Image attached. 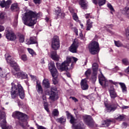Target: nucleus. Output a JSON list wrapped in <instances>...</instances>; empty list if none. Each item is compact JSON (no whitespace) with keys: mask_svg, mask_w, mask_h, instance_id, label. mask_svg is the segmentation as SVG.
<instances>
[{"mask_svg":"<svg viewBox=\"0 0 129 129\" xmlns=\"http://www.w3.org/2000/svg\"><path fill=\"white\" fill-rule=\"evenodd\" d=\"M5 31V27L2 25H0V32H4Z\"/></svg>","mask_w":129,"mask_h":129,"instance_id":"obj_54","label":"nucleus"},{"mask_svg":"<svg viewBox=\"0 0 129 129\" xmlns=\"http://www.w3.org/2000/svg\"><path fill=\"white\" fill-rule=\"evenodd\" d=\"M67 117L68 119H70V121L71 123L73 124V128L75 129H83L82 128V125L81 124H79L76 125V122H77V120L75 119L74 116L69 111H67L66 112Z\"/></svg>","mask_w":129,"mask_h":129,"instance_id":"obj_6","label":"nucleus"},{"mask_svg":"<svg viewBox=\"0 0 129 129\" xmlns=\"http://www.w3.org/2000/svg\"><path fill=\"white\" fill-rule=\"evenodd\" d=\"M7 61L10 64L11 67H13L14 69L12 70V74L14 75L16 78H20L22 79V72L18 73V71H20V67L17 64V62L14 60L12 58V56L9 55L6 58Z\"/></svg>","mask_w":129,"mask_h":129,"instance_id":"obj_3","label":"nucleus"},{"mask_svg":"<svg viewBox=\"0 0 129 129\" xmlns=\"http://www.w3.org/2000/svg\"><path fill=\"white\" fill-rule=\"evenodd\" d=\"M51 58L54 61H59L60 56L57 55V51L54 50L53 51H51Z\"/></svg>","mask_w":129,"mask_h":129,"instance_id":"obj_19","label":"nucleus"},{"mask_svg":"<svg viewBox=\"0 0 129 129\" xmlns=\"http://www.w3.org/2000/svg\"><path fill=\"white\" fill-rule=\"evenodd\" d=\"M42 84L46 88H49L50 87V83L48 79H44L43 80Z\"/></svg>","mask_w":129,"mask_h":129,"instance_id":"obj_28","label":"nucleus"},{"mask_svg":"<svg viewBox=\"0 0 129 129\" xmlns=\"http://www.w3.org/2000/svg\"><path fill=\"white\" fill-rule=\"evenodd\" d=\"M66 75H67V76H68V77H71V75H70V73H67L66 74Z\"/></svg>","mask_w":129,"mask_h":129,"instance_id":"obj_62","label":"nucleus"},{"mask_svg":"<svg viewBox=\"0 0 129 129\" xmlns=\"http://www.w3.org/2000/svg\"><path fill=\"white\" fill-rule=\"evenodd\" d=\"M28 77V75L24 72H21V79H26Z\"/></svg>","mask_w":129,"mask_h":129,"instance_id":"obj_39","label":"nucleus"},{"mask_svg":"<svg viewBox=\"0 0 129 129\" xmlns=\"http://www.w3.org/2000/svg\"><path fill=\"white\" fill-rule=\"evenodd\" d=\"M92 24L93 22L90 21V20L87 21L86 31H90V29L93 27Z\"/></svg>","mask_w":129,"mask_h":129,"instance_id":"obj_31","label":"nucleus"},{"mask_svg":"<svg viewBox=\"0 0 129 129\" xmlns=\"http://www.w3.org/2000/svg\"><path fill=\"white\" fill-rule=\"evenodd\" d=\"M11 4H12V1L8 0L6 2L5 0H0V6L2 8L8 9L10 8Z\"/></svg>","mask_w":129,"mask_h":129,"instance_id":"obj_17","label":"nucleus"},{"mask_svg":"<svg viewBox=\"0 0 129 129\" xmlns=\"http://www.w3.org/2000/svg\"><path fill=\"white\" fill-rule=\"evenodd\" d=\"M45 20L46 21V22H49V18L46 17L45 18Z\"/></svg>","mask_w":129,"mask_h":129,"instance_id":"obj_64","label":"nucleus"},{"mask_svg":"<svg viewBox=\"0 0 129 129\" xmlns=\"http://www.w3.org/2000/svg\"><path fill=\"white\" fill-rule=\"evenodd\" d=\"M122 13L124 16H126L129 18V3H127L125 7L122 10Z\"/></svg>","mask_w":129,"mask_h":129,"instance_id":"obj_22","label":"nucleus"},{"mask_svg":"<svg viewBox=\"0 0 129 129\" xmlns=\"http://www.w3.org/2000/svg\"><path fill=\"white\" fill-rule=\"evenodd\" d=\"M44 106L45 110H46L47 112H49V108H48V103L47 102H44Z\"/></svg>","mask_w":129,"mask_h":129,"instance_id":"obj_46","label":"nucleus"},{"mask_svg":"<svg viewBox=\"0 0 129 129\" xmlns=\"http://www.w3.org/2000/svg\"><path fill=\"white\" fill-rule=\"evenodd\" d=\"M79 5L83 10H87L88 7V2L86 0H80Z\"/></svg>","mask_w":129,"mask_h":129,"instance_id":"obj_18","label":"nucleus"},{"mask_svg":"<svg viewBox=\"0 0 129 129\" xmlns=\"http://www.w3.org/2000/svg\"><path fill=\"white\" fill-rule=\"evenodd\" d=\"M6 38L8 40H10V41H15L16 39H17V36L16 34L13 32L12 30V28L10 27H7L6 29Z\"/></svg>","mask_w":129,"mask_h":129,"instance_id":"obj_10","label":"nucleus"},{"mask_svg":"<svg viewBox=\"0 0 129 129\" xmlns=\"http://www.w3.org/2000/svg\"><path fill=\"white\" fill-rule=\"evenodd\" d=\"M106 106V112H111V111H114L117 108V105H107L106 102H104Z\"/></svg>","mask_w":129,"mask_h":129,"instance_id":"obj_15","label":"nucleus"},{"mask_svg":"<svg viewBox=\"0 0 129 129\" xmlns=\"http://www.w3.org/2000/svg\"><path fill=\"white\" fill-rule=\"evenodd\" d=\"M59 16H60V18H61V19H63L65 17V14L64 13H60Z\"/></svg>","mask_w":129,"mask_h":129,"instance_id":"obj_57","label":"nucleus"},{"mask_svg":"<svg viewBox=\"0 0 129 129\" xmlns=\"http://www.w3.org/2000/svg\"><path fill=\"white\" fill-rule=\"evenodd\" d=\"M122 125L123 126H126L127 125V124L125 122H123Z\"/></svg>","mask_w":129,"mask_h":129,"instance_id":"obj_63","label":"nucleus"},{"mask_svg":"<svg viewBox=\"0 0 129 129\" xmlns=\"http://www.w3.org/2000/svg\"><path fill=\"white\" fill-rule=\"evenodd\" d=\"M81 87L82 90H87V89H88L89 86H88V84H87L86 80H82L81 82Z\"/></svg>","mask_w":129,"mask_h":129,"instance_id":"obj_20","label":"nucleus"},{"mask_svg":"<svg viewBox=\"0 0 129 129\" xmlns=\"http://www.w3.org/2000/svg\"><path fill=\"white\" fill-rule=\"evenodd\" d=\"M92 69L93 71V74L94 75H97V71L98 70V64L97 63H94L92 64Z\"/></svg>","mask_w":129,"mask_h":129,"instance_id":"obj_27","label":"nucleus"},{"mask_svg":"<svg viewBox=\"0 0 129 129\" xmlns=\"http://www.w3.org/2000/svg\"><path fill=\"white\" fill-rule=\"evenodd\" d=\"M52 82L54 85L57 84L58 83V81L57 80V78H53Z\"/></svg>","mask_w":129,"mask_h":129,"instance_id":"obj_51","label":"nucleus"},{"mask_svg":"<svg viewBox=\"0 0 129 129\" xmlns=\"http://www.w3.org/2000/svg\"><path fill=\"white\" fill-rule=\"evenodd\" d=\"M114 42L115 46H116V47H118V48H119L120 47H123V48H126V46H125V45H123L122 43H121V42H120V41L119 40H118V41L114 40Z\"/></svg>","mask_w":129,"mask_h":129,"instance_id":"obj_30","label":"nucleus"},{"mask_svg":"<svg viewBox=\"0 0 129 129\" xmlns=\"http://www.w3.org/2000/svg\"><path fill=\"white\" fill-rule=\"evenodd\" d=\"M35 4H40L41 0H33Z\"/></svg>","mask_w":129,"mask_h":129,"instance_id":"obj_59","label":"nucleus"},{"mask_svg":"<svg viewBox=\"0 0 129 129\" xmlns=\"http://www.w3.org/2000/svg\"><path fill=\"white\" fill-rule=\"evenodd\" d=\"M48 68L52 77L58 76V71H57V69L55 67V63L54 62L49 63L48 64Z\"/></svg>","mask_w":129,"mask_h":129,"instance_id":"obj_13","label":"nucleus"},{"mask_svg":"<svg viewBox=\"0 0 129 129\" xmlns=\"http://www.w3.org/2000/svg\"><path fill=\"white\" fill-rule=\"evenodd\" d=\"M42 16V13H37L36 12L29 11L25 13L22 19L24 21V24L28 27L34 28L35 24L37 23V20Z\"/></svg>","mask_w":129,"mask_h":129,"instance_id":"obj_1","label":"nucleus"},{"mask_svg":"<svg viewBox=\"0 0 129 129\" xmlns=\"http://www.w3.org/2000/svg\"><path fill=\"white\" fill-rule=\"evenodd\" d=\"M111 122H112V120L109 119L103 120L102 121V126H109Z\"/></svg>","mask_w":129,"mask_h":129,"instance_id":"obj_26","label":"nucleus"},{"mask_svg":"<svg viewBox=\"0 0 129 129\" xmlns=\"http://www.w3.org/2000/svg\"><path fill=\"white\" fill-rule=\"evenodd\" d=\"M36 90L38 93H43V88H42L41 83L39 82H36Z\"/></svg>","mask_w":129,"mask_h":129,"instance_id":"obj_24","label":"nucleus"},{"mask_svg":"<svg viewBox=\"0 0 129 129\" xmlns=\"http://www.w3.org/2000/svg\"><path fill=\"white\" fill-rule=\"evenodd\" d=\"M18 15L15 16L14 22V26H17L18 25Z\"/></svg>","mask_w":129,"mask_h":129,"instance_id":"obj_44","label":"nucleus"},{"mask_svg":"<svg viewBox=\"0 0 129 129\" xmlns=\"http://www.w3.org/2000/svg\"><path fill=\"white\" fill-rule=\"evenodd\" d=\"M28 51L29 53V54H31V55H32V56H34V55H36V52L35 51H34V50L28 48H27Z\"/></svg>","mask_w":129,"mask_h":129,"instance_id":"obj_38","label":"nucleus"},{"mask_svg":"<svg viewBox=\"0 0 129 129\" xmlns=\"http://www.w3.org/2000/svg\"><path fill=\"white\" fill-rule=\"evenodd\" d=\"M119 85L121 87L122 92H126V86L123 83H119Z\"/></svg>","mask_w":129,"mask_h":129,"instance_id":"obj_32","label":"nucleus"},{"mask_svg":"<svg viewBox=\"0 0 129 129\" xmlns=\"http://www.w3.org/2000/svg\"><path fill=\"white\" fill-rule=\"evenodd\" d=\"M3 119L1 122V126L2 129H9L12 128V126H8L7 124V120H6V113L5 112H2L0 110V120Z\"/></svg>","mask_w":129,"mask_h":129,"instance_id":"obj_9","label":"nucleus"},{"mask_svg":"<svg viewBox=\"0 0 129 129\" xmlns=\"http://www.w3.org/2000/svg\"><path fill=\"white\" fill-rule=\"evenodd\" d=\"M52 114L54 116H58V115H59V111H58V109H54L53 110Z\"/></svg>","mask_w":129,"mask_h":129,"instance_id":"obj_34","label":"nucleus"},{"mask_svg":"<svg viewBox=\"0 0 129 129\" xmlns=\"http://www.w3.org/2000/svg\"><path fill=\"white\" fill-rule=\"evenodd\" d=\"M99 71L101 73V74L99 75V82L102 87H106L107 86H108L109 83L114 84V82L112 81V80L107 81L106 79H105V77H104L101 72V70L99 69Z\"/></svg>","mask_w":129,"mask_h":129,"instance_id":"obj_8","label":"nucleus"},{"mask_svg":"<svg viewBox=\"0 0 129 129\" xmlns=\"http://www.w3.org/2000/svg\"><path fill=\"white\" fill-rule=\"evenodd\" d=\"M51 47L53 50H58V48L60 47V40L57 36H54L53 37L51 42Z\"/></svg>","mask_w":129,"mask_h":129,"instance_id":"obj_11","label":"nucleus"},{"mask_svg":"<svg viewBox=\"0 0 129 129\" xmlns=\"http://www.w3.org/2000/svg\"><path fill=\"white\" fill-rule=\"evenodd\" d=\"M55 13L58 16H60V14H61V9L59 7H57L55 10Z\"/></svg>","mask_w":129,"mask_h":129,"instance_id":"obj_41","label":"nucleus"},{"mask_svg":"<svg viewBox=\"0 0 129 129\" xmlns=\"http://www.w3.org/2000/svg\"><path fill=\"white\" fill-rule=\"evenodd\" d=\"M122 62L124 65H125L126 66H127V65H129V62L128 59L127 58H124L122 60Z\"/></svg>","mask_w":129,"mask_h":129,"instance_id":"obj_40","label":"nucleus"},{"mask_svg":"<svg viewBox=\"0 0 129 129\" xmlns=\"http://www.w3.org/2000/svg\"><path fill=\"white\" fill-rule=\"evenodd\" d=\"M78 60V58L75 57H67L66 60L64 61L62 63L56 62V67L60 71H67L69 69V64L71 63V61H73L75 63H76Z\"/></svg>","mask_w":129,"mask_h":129,"instance_id":"obj_4","label":"nucleus"},{"mask_svg":"<svg viewBox=\"0 0 129 129\" xmlns=\"http://www.w3.org/2000/svg\"><path fill=\"white\" fill-rule=\"evenodd\" d=\"M118 70H119V68L117 66L115 67V68L113 69V71H114V72H117Z\"/></svg>","mask_w":129,"mask_h":129,"instance_id":"obj_52","label":"nucleus"},{"mask_svg":"<svg viewBox=\"0 0 129 129\" xmlns=\"http://www.w3.org/2000/svg\"><path fill=\"white\" fill-rule=\"evenodd\" d=\"M73 18L75 21H76V22H78V16H77V14H76V13L73 14Z\"/></svg>","mask_w":129,"mask_h":129,"instance_id":"obj_43","label":"nucleus"},{"mask_svg":"<svg viewBox=\"0 0 129 129\" xmlns=\"http://www.w3.org/2000/svg\"><path fill=\"white\" fill-rule=\"evenodd\" d=\"M70 99L72 98V99L74 100L75 102H77V101H78V99H76V98H75L74 97H70Z\"/></svg>","mask_w":129,"mask_h":129,"instance_id":"obj_55","label":"nucleus"},{"mask_svg":"<svg viewBox=\"0 0 129 129\" xmlns=\"http://www.w3.org/2000/svg\"><path fill=\"white\" fill-rule=\"evenodd\" d=\"M115 119L117 120H119V121L124 119V115H119L117 117L115 118Z\"/></svg>","mask_w":129,"mask_h":129,"instance_id":"obj_35","label":"nucleus"},{"mask_svg":"<svg viewBox=\"0 0 129 129\" xmlns=\"http://www.w3.org/2000/svg\"><path fill=\"white\" fill-rule=\"evenodd\" d=\"M42 99H43V100H44V102H45V101H46V95H43Z\"/></svg>","mask_w":129,"mask_h":129,"instance_id":"obj_60","label":"nucleus"},{"mask_svg":"<svg viewBox=\"0 0 129 129\" xmlns=\"http://www.w3.org/2000/svg\"><path fill=\"white\" fill-rule=\"evenodd\" d=\"M21 59L23 60V61H27V55H22L21 56Z\"/></svg>","mask_w":129,"mask_h":129,"instance_id":"obj_49","label":"nucleus"},{"mask_svg":"<svg viewBox=\"0 0 129 129\" xmlns=\"http://www.w3.org/2000/svg\"><path fill=\"white\" fill-rule=\"evenodd\" d=\"M109 92L111 98L114 99L115 97H117V94H116V92H115V90H114V88L109 90Z\"/></svg>","mask_w":129,"mask_h":129,"instance_id":"obj_25","label":"nucleus"},{"mask_svg":"<svg viewBox=\"0 0 129 129\" xmlns=\"http://www.w3.org/2000/svg\"><path fill=\"white\" fill-rule=\"evenodd\" d=\"M126 36L127 39H128V40H129V26L126 29Z\"/></svg>","mask_w":129,"mask_h":129,"instance_id":"obj_48","label":"nucleus"},{"mask_svg":"<svg viewBox=\"0 0 129 129\" xmlns=\"http://www.w3.org/2000/svg\"><path fill=\"white\" fill-rule=\"evenodd\" d=\"M6 13H0V21H3V20H5V18L6 17Z\"/></svg>","mask_w":129,"mask_h":129,"instance_id":"obj_36","label":"nucleus"},{"mask_svg":"<svg viewBox=\"0 0 129 129\" xmlns=\"http://www.w3.org/2000/svg\"><path fill=\"white\" fill-rule=\"evenodd\" d=\"M79 35H80V38H82L83 37V34H82V32L81 31Z\"/></svg>","mask_w":129,"mask_h":129,"instance_id":"obj_61","label":"nucleus"},{"mask_svg":"<svg viewBox=\"0 0 129 129\" xmlns=\"http://www.w3.org/2000/svg\"><path fill=\"white\" fill-rule=\"evenodd\" d=\"M120 108H121V109H127V108H129V106L122 105L120 107Z\"/></svg>","mask_w":129,"mask_h":129,"instance_id":"obj_53","label":"nucleus"},{"mask_svg":"<svg viewBox=\"0 0 129 129\" xmlns=\"http://www.w3.org/2000/svg\"><path fill=\"white\" fill-rule=\"evenodd\" d=\"M89 51L92 55L98 54L99 52V44L96 41H92L89 45Z\"/></svg>","mask_w":129,"mask_h":129,"instance_id":"obj_7","label":"nucleus"},{"mask_svg":"<svg viewBox=\"0 0 129 129\" xmlns=\"http://www.w3.org/2000/svg\"><path fill=\"white\" fill-rule=\"evenodd\" d=\"M78 48V42L74 41L72 45L70 46L69 50L72 53H76Z\"/></svg>","mask_w":129,"mask_h":129,"instance_id":"obj_16","label":"nucleus"},{"mask_svg":"<svg viewBox=\"0 0 129 129\" xmlns=\"http://www.w3.org/2000/svg\"><path fill=\"white\" fill-rule=\"evenodd\" d=\"M50 99L55 101L57 100L59 97L58 96V92H57V88L56 87H51L50 89Z\"/></svg>","mask_w":129,"mask_h":129,"instance_id":"obj_12","label":"nucleus"},{"mask_svg":"<svg viewBox=\"0 0 129 129\" xmlns=\"http://www.w3.org/2000/svg\"><path fill=\"white\" fill-rule=\"evenodd\" d=\"M108 8L111 11V12H114V9H113V7H112V6H111V4H108L107 5Z\"/></svg>","mask_w":129,"mask_h":129,"instance_id":"obj_47","label":"nucleus"},{"mask_svg":"<svg viewBox=\"0 0 129 129\" xmlns=\"http://www.w3.org/2000/svg\"><path fill=\"white\" fill-rule=\"evenodd\" d=\"M11 9L13 12H17L19 11L20 9L19 8V6H18V4L14 3L12 5Z\"/></svg>","mask_w":129,"mask_h":129,"instance_id":"obj_29","label":"nucleus"},{"mask_svg":"<svg viewBox=\"0 0 129 129\" xmlns=\"http://www.w3.org/2000/svg\"><path fill=\"white\" fill-rule=\"evenodd\" d=\"M11 96L12 99L19 97L21 99L25 98V91L24 88L18 81L15 80L11 84Z\"/></svg>","mask_w":129,"mask_h":129,"instance_id":"obj_2","label":"nucleus"},{"mask_svg":"<svg viewBox=\"0 0 129 129\" xmlns=\"http://www.w3.org/2000/svg\"><path fill=\"white\" fill-rule=\"evenodd\" d=\"M74 32L77 35V36H78V30L77 28L74 29Z\"/></svg>","mask_w":129,"mask_h":129,"instance_id":"obj_58","label":"nucleus"},{"mask_svg":"<svg viewBox=\"0 0 129 129\" xmlns=\"http://www.w3.org/2000/svg\"><path fill=\"white\" fill-rule=\"evenodd\" d=\"M32 39H27L26 42L27 45H31V44H33V42H32Z\"/></svg>","mask_w":129,"mask_h":129,"instance_id":"obj_50","label":"nucleus"},{"mask_svg":"<svg viewBox=\"0 0 129 129\" xmlns=\"http://www.w3.org/2000/svg\"><path fill=\"white\" fill-rule=\"evenodd\" d=\"M83 118L84 121H85V123L87 124L89 126H92V124L93 123L92 122V118H91V116L84 115L83 116Z\"/></svg>","mask_w":129,"mask_h":129,"instance_id":"obj_14","label":"nucleus"},{"mask_svg":"<svg viewBox=\"0 0 129 129\" xmlns=\"http://www.w3.org/2000/svg\"><path fill=\"white\" fill-rule=\"evenodd\" d=\"M86 76H89L91 74V70L89 69L85 73Z\"/></svg>","mask_w":129,"mask_h":129,"instance_id":"obj_42","label":"nucleus"},{"mask_svg":"<svg viewBox=\"0 0 129 129\" xmlns=\"http://www.w3.org/2000/svg\"><path fill=\"white\" fill-rule=\"evenodd\" d=\"M25 41V36L23 35H20L19 36V42L20 43H24Z\"/></svg>","mask_w":129,"mask_h":129,"instance_id":"obj_37","label":"nucleus"},{"mask_svg":"<svg viewBox=\"0 0 129 129\" xmlns=\"http://www.w3.org/2000/svg\"><path fill=\"white\" fill-rule=\"evenodd\" d=\"M30 39H32L31 42L32 43V44H36V40H35L34 38L31 37V38H30Z\"/></svg>","mask_w":129,"mask_h":129,"instance_id":"obj_56","label":"nucleus"},{"mask_svg":"<svg viewBox=\"0 0 129 129\" xmlns=\"http://www.w3.org/2000/svg\"><path fill=\"white\" fill-rule=\"evenodd\" d=\"M0 76L2 78H5V77H6V79H10V74H6V71H5V70H3L2 68H0Z\"/></svg>","mask_w":129,"mask_h":129,"instance_id":"obj_21","label":"nucleus"},{"mask_svg":"<svg viewBox=\"0 0 129 129\" xmlns=\"http://www.w3.org/2000/svg\"><path fill=\"white\" fill-rule=\"evenodd\" d=\"M57 121H58V122H60V123H63V122H65V121H66V118L60 117L59 118H57Z\"/></svg>","mask_w":129,"mask_h":129,"instance_id":"obj_33","label":"nucleus"},{"mask_svg":"<svg viewBox=\"0 0 129 129\" xmlns=\"http://www.w3.org/2000/svg\"><path fill=\"white\" fill-rule=\"evenodd\" d=\"M85 18L86 19H94V17L92 16L91 14H87L85 15Z\"/></svg>","mask_w":129,"mask_h":129,"instance_id":"obj_45","label":"nucleus"},{"mask_svg":"<svg viewBox=\"0 0 129 129\" xmlns=\"http://www.w3.org/2000/svg\"><path fill=\"white\" fill-rule=\"evenodd\" d=\"M93 4L95 5H97L100 7H101V6H103L104 5H105V0H92Z\"/></svg>","mask_w":129,"mask_h":129,"instance_id":"obj_23","label":"nucleus"},{"mask_svg":"<svg viewBox=\"0 0 129 129\" xmlns=\"http://www.w3.org/2000/svg\"><path fill=\"white\" fill-rule=\"evenodd\" d=\"M12 116L14 118H18L20 121L23 122L22 124V123L20 122L19 124H21L24 128H26V126H27V124L28 123V122H27L28 116H27L26 114H24L19 111H16L13 113Z\"/></svg>","mask_w":129,"mask_h":129,"instance_id":"obj_5","label":"nucleus"}]
</instances>
